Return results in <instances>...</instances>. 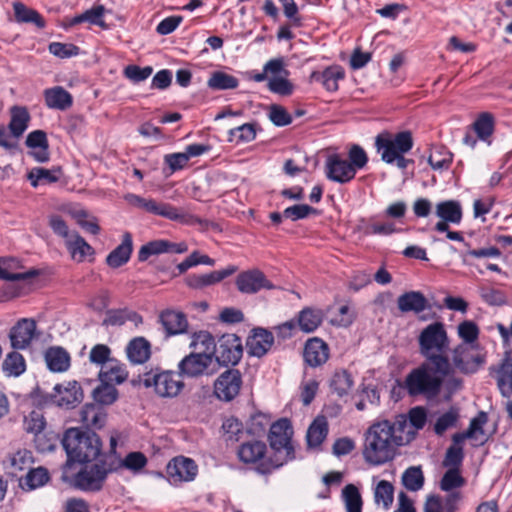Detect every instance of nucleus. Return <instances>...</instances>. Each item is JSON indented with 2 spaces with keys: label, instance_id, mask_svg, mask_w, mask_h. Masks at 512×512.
<instances>
[{
  "label": "nucleus",
  "instance_id": "f257e3e1",
  "mask_svg": "<svg viewBox=\"0 0 512 512\" xmlns=\"http://www.w3.org/2000/svg\"><path fill=\"white\" fill-rule=\"evenodd\" d=\"M405 416H399L395 422L380 421L367 430L363 447V457L371 465H381L395 456L396 449L410 442L414 432L408 430Z\"/></svg>",
  "mask_w": 512,
  "mask_h": 512
},
{
  "label": "nucleus",
  "instance_id": "f03ea898",
  "mask_svg": "<svg viewBox=\"0 0 512 512\" xmlns=\"http://www.w3.org/2000/svg\"><path fill=\"white\" fill-rule=\"evenodd\" d=\"M455 393L462 387V379L454 374L453 365H444L424 361L413 368L405 377L403 388L411 397L436 398L442 388Z\"/></svg>",
  "mask_w": 512,
  "mask_h": 512
},
{
  "label": "nucleus",
  "instance_id": "7ed1b4c3",
  "mask_svg": "<svg viewBox=\"0 0 512 512\" xmlns=\"http://www.w3.org/2000/svg\"><path fill=\"white\" fill-rule=\"evenodd\" d=\"M114 472L109 460L93 464L66 461L62 467L61 480L71 487L89 492L102 489L109 473Z\"/></svg>",
  "mask_w": 512,
  "mask_h": 512
},
{
  "label": "nucleus",
  "instance_id": "20e7f679",
  "mask_svg": "<svg viewBox=\"0 0 512 512\" xmlns=\"http://www.w3.org/2000/svg\"><path fill=\"white\" fill-rule=\"evenodd\" d=\"M292 435L293 428L288 419H280L271 425L268 440L273 454L257 467L259 474L268 475L295 459Z\"/></svg>",
  "mask_w": 512,
  "mask_h": 512
},
{
  "label": "nucleus",
  "instance_id": "39448f33",
  "mask_svg": "<svg viewBox=\"0 0 512 512\" xmlns=\"http://www.w3.org/2000/svg\"><path fill=\"white\" fill-rule=\"evenodd\" d=\"M413 138L409 131H402L395 135L383 132L376 136L375 147L381 160L387 164H395L399 169L405 170L413 160L404 157V154L413 148Z\"/></svg>",
  "mask_w": 512,
  "mask_h": 512
},
{
  "label": "nucleus",
  "instance_id": "423d86ee",
  "mask_svg": "<svg viewBox=\"0 0 512 512\" xmlns=\"http://www.w3.org/2000/svg\"><path fill=\"white\" fill-rule=\"evenodd\" d=\"M67 461L80 464L95 459L101 451V441L94 432H82L79 428L68 429L62 439Z\"/></svg>",
  "mask_w": 512,
  "mask_h": 512
},
{
  "label": "nucleus",
  "instance_id": "0eeeda50",
  "mask_svg": "<svg viewBox=\"0 0 512 512\" xmlns=\"http://www.w3.org/2000/svg\"><path fill=\"white\" fill-rule=\"evenodd\" d=\"M420 354L426 361L444 365H452L447 351L449 340L443 323L435 322L425 327L419 335Z\"/></svg>",
  "mask_w": 512,
  "mask_h": 512
},
{
  "label": "nucleus",
  "instance_id": "6e6552de",
  "mask_svg": "<svg viewBox=\"0 0 512 512\" xmlns=\"http://www.w3.org/2000/svg\"><path fill=\"white\" fill-rule=\"evenodd\" d=\"M180 372L171 370L152 369L141 377L146 388H153L154 392L163 398H173L179 395L184 388Z\"/></svg>",
  "mask_w": 512,
  "mask_h": 512
},
{
  "label": "nucleus",
  "instance_id": "1a4fd4ad",
  "mask_svg": "<svg viewBox=\"0 0 512 512\" xmlns=\"http://www.w3.org/2000/svg\"><path fill=\"white\" fill-rule=\"evenodd\" d=\"M124 199L134 207L144 209L147 212L165 217L169 220L178 221L188 225L202 224L201 219L193 215L183 213L178 208L167 203H157L153 199H146L133 193L126 194Z\"/></svg>",
  "mask_w": 512,
  "mask_h": 512
},
{
  "label": "nucleus",
  "instance_id": "9d476101",
  "mask_svg": "<svg viewBox=\"0 0 512 512\" xmlns=\"http://www.w3.org/2000/svg\"><path fill=\"white\" fill-rule=\"evenodd\" d=\"M453 368L462 373L473 374L484 365L486 358L478 345L460 344L453 351Z\"/></svg>",
  "mask_w": 512,
  "mask_h": 512
},
{
  "label": "nucleus",
  "instance_id": "9b49d317",
  "mask_svg": "<svg viewBox=\"0 0 512 512\" xmlns=\"http://www.w3.org/2000/svg\"><path fill=\"white\" fill-rule=\"evenodd\" d=\"M242 384L240 371L228 369L222 372L214 381L213 393L220 401L230 402L239 395Z\"/></svg>",
  "mask_w": 512,
  "mask_h": 512
},
{
  "label": "nucleus",
  "instance_id": "f8f14e48",
  "mask_svg": "<svg viewBox=\"0 0 512 512\" xmlns=\"http://www.w3.org/2000/svg\"><path fill=\"white\" fill-rule=\"evenodd\" d=\"M243 347L241 339L235 334L222 335L217 343L214 353L219 364L236 365L242 358Z\"/></svg>",
  "mask_w": 512,
  "mask_h": 512
},
{
  "label": "nucleus",
  "instance_id": "ddd939ff",
  "mask_svg": "<svg viewBox=\"0 0 512 512\" xmlns=\"http://www.w3.org/2000/svg\"><path fill=\"white\" fill-rule=\"evenodd\" d=\"M167 479L172 485L193 481L198 474L196 462L185 456L171 459L166 466Z\"/></svg>",
  "mask_w": 512,
  "mask_h": 512
},
{
  "label": "nucleus",
  "instance_id": "4468645a",
  "mask_svg": "<svg viewBox=\"0 0 512 512\" xmlns=\"http://www.w3.org/2000/svg\"><path fill=\"white\" fill-rule=\"evenodd\" d=\"M50 402L61 408H74L83 399L81 386L76 381L56 384L49 395Z\"/></svg>",
  "mask_w": 512,
  "mask_h": 512
},
{
  "label": "nucleus",
  "instance_id": "2eb2a0df",
  "mask_svg": "<svg viewBox=\"0 0 512 512\" xmlns=\"http://www.w3.org/2000/svg\"><path fill=\"white\" fill-rule=\"evenodd\" d=\"M237 289L244 294H255L261 289H274V285L269 281L264 273L258 269H252L241 272L235 281Z\"/></svg>",
  "mask_w": 512,
  "mask_h": 512
},
{
  "label": "nucleus",
  "instance_id": "dca6fc26",
  "mask_svg": "<svg viewBox=\"0 0 512 512\" xmlns=\"http://www.w3.org/2000/svg\"><path fill=\"white\" fill-rule=\"evenodd\" d=\"M435 214L440 221L436 223L434 229L438 232L448 231V225H458L462 221V207L456 200H445L436 204Z\"/></svg>",
  "mask_w": 512,
  "mask_h": 512
},
{
  "label": "nucleus",
  "instance_id": "f3484780",
  "mask_svg": "<svg viewBox=\"0 0 512 512\" xmlns=\"http://www.w3.org/2000/svg\"><path fill=\"white\" fill-rule=\"evenodd\" d=\"M213 358L205 353L192 352L185 356L178 364L182 376L198 377L208 373Z\"/></svg>",
  "mask_w": 512,
  "mask_h": 512
},
{
  "label": "nucleus",
  "instance_id": "a211bd4d",
  "mask_svg": "<svg viewBox=\"0 0 512 512\" xmlns=\"http://www.w3.org/2000/svg\"><path fill=\"white\" fill-rule=\"evenodd\" d=\"M326 177L340 184L350 182L356 175V171L352 168L349 161L341 158L339 155L329 156L326 165Z\"/></svg>",
  "mask_w": 512,
  "mask_h": 512
},
{
  "label": "nucleus",
  "instance_id": "6ab92c4d",
  "mask_svg": "<svg viewBox=\"0 0 512 512\" xmlns=\"http://www.w3.org/2000/svg\"><path fill=\"white\" fill-rule=\"evenodd\" d=\"M490 374L496 379L497 387L503 397L512 394V356L506 352L501 362L489 368Z\"/></svg>",
  "mask_w": 512,
  "mask_h": 512
},
{
  "label": "nucleus",
  "instance_id": "aec40b11",
  "mask_svg": "<svg viewBox=\"0 0 512 512\" xmlns=\"http://www.w3.org/2000/svg\"><path fill=\"white\" fill-rule=\"evenodd\" d=\"M36 322L33 319L23 318L11 329L9 337L14 349H25L35 337Z\"/></svg>",
  "mask_w": 512,
  "mask_h": 512
},
{
  "label": "nucleus",
  "instance_id": "412c9836",
  "mask_svg": "<svg viewBox=\"0 0 512 512\" xmlns=\"http://www.w3.org/2000/svg\"><path fill=\"white\" fill-rule=\"evenodd\" d=\"M267 452L266 444L259 440H251L243 442L237 450L238 458L245 464H255L256 468L267 460L265 457Z\"/></svg>",
  "mask_w": 512,
  "mask_h": 512
},
{
  "label": "nucleus",
  "instance_id": "4be33fe9",
  "mask_svg": "<svg viewBox=\"0 0 512 512\" xmlns=\"http://www.w3.org/2000/svg\"><path fill=\"white\" fill-rule=\"evenodd\" d=\"M273 343L274 336L270 331L263 328H255L247 338V351L251 356L262 357L270 350Z\"/></svg>",
  "mask_w": 512,
  "mask_h": 512
},
{
  "label": "nucleus",
  "instance_id": "5701e85b",
  "mask_svg": "<svg viewBox=\"0 0 512 512\" xmlns=\"http://www.w3.org/2000/svg\"><path fill=\"white\" fill-rule=\"evenodd\" d=\"M25 144L28 148L32 149L30 155L40 163L47 162L50 158L49 143L47 135L43 130H34L30 132Z\"/></svg>",
  "mask_w": 512,
  "mask_h": 512
},
{
  "label": "nucleus",
  "instance_id": "b1692460",
  "mask_svg": "<svg viewBox=\"0 0 512 512\" xmlns=\"http://www.w3.org/2000/svg\"><path fill=\"white\" fill-rule=\"evenodd\" d=\"M236 270L235 266H228L223 270L212 271L207 274L190 275L186 278V283L191 288L203 289L221 282L223 279L234 274Z\"/></svg>",
  "mask_w": 512,
  "mask_h": 512
},
{
  "label": "nucleus",
  "instance_id": "393cba45",
  "mask_svg": "<svg viewBox=\"0 0 512 512\" xmlns=\"http://www.w3.org/2000/svg\"><path fill=\"white\" fill-rule=\"evenodd\" d=\"M329 358L328 345L319 338H312L306 342L304 360L311 367H318L326 363Z\"/></svg>",
  "mask_w": 512,
  "mask_h": 512
},
{
  "label": "nucleus",
  "instance_id": "a878e982",
  "mask_svg": "<svg viewBox=\"0 0 512 512\" xmlns=\"http://www.w3.org/2000/svg\"><path fill=\"white\" fill-rule=\"evenodd\" d=\"M33 462L30 450L19 449L8 457L5 467L10 475L21 477L22 472H28L32 468Z\"/></svg>",
  "mask_w": 512,
  "mask_h": 512
},
{
  "label": "nucleus",
  "instance_id": "bb28decb",
  "mask_svg": "<svg viewBox=\"0 0 512 512\" xmlns=\"http://www.w3.org/2000/svg\"><path fill=\"white\" fill-rule=\"evenodd\" d=\"M159 322L167 336L184 333L188 326L186 316L182 312L174 310L163 311L159 315Z\"/></svg>",
  "mask_w": 512,
  "mask_h": 512
},
{
  "label": "nucleus",
  "instance_id": "cd10ccee",
  "mask_svg": "<svg viewBox=\"0 0 512 512\" xmlns=\"http://www.w3.org/2000/svg\"><path fill=\"white\" fill-rule=\"evenodd\" d=\"M398 309L403 312L419 314L429 309L428 301L419 291H410L400 295L397 299Z\"/></svg>",
  "mask_w": 512,
  "mask_h": 512
},
{
  "label": "nucleus",
  "instance_id": "c85d7f7f",
  "mask_svg": "<svg viewBox=\"0 0 512 512\" xmlns=\"http://www.w3.org/2000/svg\"><path fill=\"white\" fill-rule=\"evenodd\" d=\"M133 250L132 236L126 232L123 234L122 242L114 250H112L107 258L106 263L111 268H118L126 264Z\"/></svg>",
  "mask_w": 512,
  "mask_h": 512
},
{
  "label": "nucleus",
  "instance_id": "c756f323",
  "mask_svg": "<svg viewBox=\"0 0 512 512\" xmlns=\"http://www.w3.org/2000/svg\"><path fill=\"white\" fill-rule=\"evenodd\" d=\"M344 78V71L340 66H329L324 71H313L310 81L320 82L327 91L338 90V81Z\"/></svg>",
  "mask_w": 512,
  "mask_h": 512
},
{
  "label": "nucleus",
  "instance_id": "7c9ffc66",
  "mask_svg": "<svg viewBox=\"0 0 512 512\" xmlns=\"http://www.w3.org/2000/svg\"><path fill=\"white\" fill-rule=\"evenodd\" d=\"M44 100L47 107L64 111L73 103L72 95L61 86L44 90Z\"/></svg>",
  "mask_w": 512,
  "mask_h": 512
},
{
  "label": "nucleus",
  "instance_id": "2f4dec72",
  "mask_svg": "<svg viewBox=\"0 0 512 512\" xmlns=\"http://www.w3.org/2000/svg\"><path fill=\"white\" fill-rule=\"evenodd\" d=\"M44 358L47 367L52 372H65L70 367V354L60 346L48 348L45 352Z\"/></svg>",
  "mask_w": 512,
  "mask_h": 512
},
{
  "label": "nucleus",
  "instance_id": "473e14b6",
  "mask_svg": "<svg viewBox=\"0 0 512 512\" xmlns=\"http://www.w3.org/2000/svg\"><path fill=\"white\" fill-rule=\"evenodd\" d=\"M65 246L71 254L72 259L77 262H83L87 257H91L94 254L92 246L77 232H73V235L65 241Z\"/></svg>",
  "mask_w": 512,
  "mask_h": 512
},
{
  "label": "nucleus",
  "instance_id": "72a5a7b5",
  "mask_svg": "<svg viewBox=\"0 0 512 512\" xmlns=\"http://www.w3.org/2000/svg\"><path fill=\"white\" fill-rule=\"evenodd\" d=\"M111 466H114V472L125 468L133 473H139L148 462L147 457L139 451L128 453L123 459L109 460Z\"/></svg>",
  "mask_w": 512,
  "mask_h": 512
},
{
  "label": "nucleus",
  "instance_id": "f704fd0d",
  "mask_svg": "<svg viewBox=\"0 0 512 512\" xmlns=\"http://www.w3.org/2000/svg\"><path fill=\"white\" fill-rule=\"evenodd\" d=\"M150 343L143 337H138L130 341L127 346V355L134 364H142L150 358Z\"/></svg>",
  "mask_w": 512,
  "mask_h": 512
},
{
  "label": "nucleus",
  "instance_id": "c9c22d12",
  "mask_svg": "<svg viewBox=\"0 0 512 512\" xmlns=\"http://www.w3.org/2000/svg\"><path fill=\"white\" fill-rule=\"evenodd\" d=\"M323 321V312L320 309L304 308L299 312L298 325L305 333L314 332Z\"/></svg>",
  "mask_w": 512,
  "mask_h": 512
},
{
  "label": "nucleus",
  "instance_id": "e433bc0d",
  "mask_svg": "<svg viewBox=\"0 0 512 512\" xmlns=\"http://www.w3.org/2000/svg\"><path fill=\"white\" fill-rule=\"evenodd\" d=\"M10 113L9 130L15 138H19L28 127L30 121L29 112L25 107L13 106Z\"/></svg>",
  "mask_w": 512,
  "mask_h": 512
},
{
  "label": "nucleus",
  "instance_id": "4c0bfd02",
  "mask_svg": "<svg viewBox=\"0 0 512 512\" xmlns=\"http://www.w3.org/2000/svg\"><path fill=\"white\" fill-rule=\"evenodd\" d=\"M354 385L352 375L347 370H337L332 375L329 386L333 393L339 397L347 395Z\"/></svg>",
  "mask_w": 512,
  "mask_h": 512
},
{
  "label": "nucleus",
  "instance_id": "58836bf2",
  "mask_svg": "<svg viewBox=\"0 0 512 512\" xmlns=\"http://www.w3.org/2000/svg\"><path fill=\"white\" fill-rule=\"evenodd\" d=\"M62 176L61 168L46 169L42 167L33 168L29 174L28 179L31 181L33 187L40 184H51L57 182Z\"/></svg>",
  "mask_w": 512,
  "mask_h": 512
},
{
  "label": "nucleus",
  "instance_id": "ea45409f",
  "mask_svg": "<svg viewBox=\"0 0 512 512\" xmlns=\"http://www.w3.org/2000/svg\"><path fill=\"white\" fill-rule=\"evenodd\" d=\"M105 418L106 414L94 404H86L80 412V421L89 429L103 427Z\"/></svg>",
  "mask_w": 512,
  "mask_h": 512
},
{
  "label": "nucleus",
  "instance_id": "a19ab883",
  "mask_svg": "<svg viewBox=\"0 0 512 512\" xmlns=\"http://www.w3.org/2000/svg\"><path fill=\"white\" fill-rule=\"evenodd\" d=\"M216 346L217 344L213 336L207 331L195 332L192 335L190 347L193 348L196 353H205L213 358Z\"/></svg>",
  "mask_w": 512,
  "mask_h": 512
},
{
  "label": "nucleus",
  "instance_id": "79ce46f5",
  "mask_svg": "<svg viewBox=\"0 0 512 512\" xmlns=\"http://www.w3.org/2000/svg\"><path fill=\"white\" fill-rule=\"evenodd\" d=\"M105 11L106 9L103 5H95L92 8L86 10L84 13L70 19L69 25L75 26L83 22H88L92 25H97L101 28H106V24L103 20Z\"/></svg>",
  "mask_w": 512,
  "mask_h": 512
},
{
  "label": "nucleus",
  "instance_id": "37998d69",
  "mask_svg": "<svg viewBox=\"0 0 512 512\" xmlns=\"http://www.w3.org/2000/svg\"><path fill=\"white\" fill-rule=\"evenodd\" d=\"M128 373L125 367L115 360L109 361L100 370L99 377L102 382L120 384L126 380Z\"/></svg>",
  "mask_w": 512,
  "mask_h": 512
},
{
  "label": "nucleus",
  "instance_id": "c03bdc74",
  "mask_svg": "<svg viewBox=\"0 0 512 512\" xmlns=\"http://www.w3.org/2000/svg\"><path fill=\"white\" fill-rule=\"evenodd\" d=\"M328 434V423L325 417H317L307 431V444L309 447H318Z\"/></svg>",
  "mask_w": 512,
  "mask_h": 512
},
{
  "label": "nucleus",
  "instance_id": "a18cd8bd",
  "mask_svg": "<svg viewBox=\"0 0 512 512\" xmlns=\"http://www.w3.org/2000/svg\"><path fill=\"white\" fill-rule=\"evenodd\" d=\"M495 120L488 112L481 113L473 123V130L477 137L487 143H491L490 137L494 132Z\"/></svg>",
  "mask_w": 512,
  "mask_h": 512
},
{
  "label": "nucleus",
  "instance_id": "49530a36",
  "mask_svg": "<svg viewBox=\"0 0 512 512\" xmlns=\"http://www.w3.org/2000/svg\"><path fill=\"white\" fill-rule=\"evenodd\" d=\"M403 486L411 492H417L424 486L425 478L420 466L407 468L401 477Z\"/></svg>",
  "mask_w": 512,
  "mask_h": 512
},
{
  "label": "nucleus",
  "instance_id": "de8ad7c7",
  "mask_svg": "<svg viewBox=\"0 0 512 512\" xmlns=\"http://www.w3.org/2000/svg\"><path fill=\"white\" fill-rule=\"evenodd\" d=\"M452 160L453 154L443 146L433 147L428 157V163L434 170L448 169Z\"/></svg>",
  "mask_w": 512,
  "mask_h": 512
},
{
  "label": "nucleus",
  "instance_id": "09e8293b",
  "mask_svg": "<svg viewBox=\"0 0 512 512\" xmlns=\"http://www.w3.org/2000/svg\"><path fill=\"white\" fill-rule=\"evenodd\" d=\"M15 18L21 23H34L37 27L43 28L45 21L42 16L34 9H30L23 3L17 2L14 4Z\"/></svg>",
  "mask_w": 512,
  "mask_h": 512
},
{
  "label": "nucleus",
  "instance_id": "8fccbe9b",
  "mask_svg": "<svg viewBox=\"0 0 512 512\" xmlns=\"http://www.w3.org/2000/svg\"><path fill=\"white\" fill-rule=\"evenodd\" d=\"M207 84L211 89L214 90H228L237 88L239 85V80L225 72L216 71L211 74Z\"/></svg>",
  "mask_w": 512,
  "mask_h": 512
},
{
  "label": "nucleus",
  "instance_id": "3c124183",
  "mask_svg": "<svg viewBox=\"0 0 512 512\" xmlns=\"http://www.w3.org/2000/svg\"><path fill=\"white\" fill-rule=\"evenodd\" d=\"M465 483L466 480L461 475L460 469L450 468L444 473L440 480L439 487L444 492H451L463 487Z\"/></svg>",
  "mask_w": 512,
  "mask_h": 512
},
{
  "label": "nucleus",
  "instance_id": "603ef678",
  "mask_svg": "<svg viewBox=\"0 0 512 512\" xmlns=\"http://www.w3.org/2000/svg\"><path fill=\"white\" fill-rule=\"evenodd\" d=\"M342 496L347 512H362V498L355 485H346L342 491Z\"/></svg>",
  "mask_w": 512,
  "mask_h": 512
},
{
  "label": "nucleus",
  "instance_id": "864d4df0",
  "mask_svg": "<svg viewBox=\"0 0 512 512\" xmlns=\"http://www.w3.org/2000/svg\"><path fill=\"white\" fill-rule=\"evenodd\" d=\"M229 142H236V143H247L251 142L256 137V129L255 125L252 123H245L243 125H240L236 128H232L228 132Z\"/></svg>",
  "mask_w": 512,
  "mask_h": 512
},
{
  "label": "nucleus",
  "instance_id": "5fc2aeb1",
  "mask_svg": "<svg viewBox=\"0 0 512 512\" xmlns=\"http://www.w3.org/2000/svg\"><path fill=\"white\" fill-rule=\"evenodd\" d=\"M374 498L377 504L381 503L383 508L388 510L391 507L394 499L393 485L386 480H381L375 488Z\"/></svg>",
  "mask_w": 512,
  "mask_h": 512
},
{
  "label": "nucleus",
  "instance_id": "6e6d98bb",
  "mask_svg": "<svg viewBox=\"0 0 512 512\" xmlns=\"http://www.w3.org/2000/svg\"><path fill=\"white\" fill-rule=\"evenodd\" d=\"M93 398L99 404L110 405L118 398V391L110 382H102L93 390Z\"/></svg>",
  "mask_w": 512,
  "mask_h": 512
},
{
  "label": "nucleus",
  "instance_id": "4d7b16f0",
  "mask_svg": "<svg viewBox=\"0 0 512 512\" xmlns=\"http://www.w3.org/2000/svg\"><path fill=\"white\" fill-rule=\"evenodd\" d=\"M161 253H169L168 240H154L143 245L139 250L138 259L140 261H146L150 256Z\"/></svg>",
  "mask_w": 512,
  "mask_h": 512
},
{
  "label": "nucleus",
  "instance_id": "13d9d810",
  "mask_svg": "<svg viewBox=\"0 0 512 512\" xmlns=\"http://www.w3.org/2000/svg\"><path fill=\"white\" fill-rule=\"evenodd\" d=\"M24 425L27 432L35 435L36 441L41 440V432L45 428L46 422L40 411H32L27 417H25Z\"/></svg>",
  "mask_w": 512,
  "mask_h": 512
},
{
  "label": "nucleus",
  "instance_id": "bf43d9fd",
  "mask_svg": "<svg viewBox=\"0 0 512 512\" xmlns=\"http://www.w3.org/2000/svg\"><path fill=\"white\" fill-rule=\"evenodd\" d=\"M3 370L9 375L19 376L25 371V361L18 352H11L3 361Z\"/></svg>",
  "mask_w": 512,
  "mask_h": 512
},
{
  "label": "nucleus",
  "instance_id": "052dcab7",
  "mask_svg": "<svg viewBox=\"0 0 512 512\" xmlns=\"http://www.w3.org/2000/svg\"><path fill=\"white\" fill-rule=\"evenodd\" d=\"M406 431L410 430L416 433L417 430L422 429L427 420L426 410L423 407L417 406L409 411Z\"/></svg>",
  "mask_w": 512,
  "mask_h": 512
},
{
  "label": "nucleus",
  "instance_id": "680f3d73",
  "mask_svg": "<svg viewBox=\"0 0 512 512\" xmlns=\"http://www.w3.org/2000/svg\"><path fill=\"white\" fill-rule=\"evenodd\" d=\"M49 52L59 58H70L79 54V47L72 43L52 42L48 46Z\"/></svg>",
  "mask_w": 512,
  "mask_h": 512
},
{
  "label": "nucleus",
  "instance_id": "e2e57ef3",
  "mask_svg": "<svg viewBox=\"0 0 512 512\" xmlns=\"http://www.w3.org/2000/svg\"><path fill=\"white\" fill-rule=\"evenodd\" d=\"M49 479L46 469L39 467L31 468L25 476V484L29 489H35L44 485Z\"/></svg>",
  "mask_w": 512,
  "mask_h": 512
},
{
  "label": "nucleus",
  "instance_id": "0e129e2a",
  "mask_svg": "<svg viewBox=\"0 0 512 512\" xmlns=\"http://www.w3.org/2000/svg\"><path fill=\"white\" fill-rule=\"evenodd\" d=\"M317 210L307 204H298L287 207L283 211V216L292 221H297L308 217L310 214H315Z\"/></svg>",
  "mask_w": 512,
  "mask_h": 512
},
{
  "label": "nucleus",
  "instance_id": "69168bd1",
  "mask_svg": "<svg viewBox=\"0 0 512 512\" xmlns=\"http://www.w3.org/2000/svg\"><path fill=\"white\" fill-rule=\"evenodd\" d=\"M268 89L281 96H289L293 93V84L283 77H272L268 81Z\"/></svg>",
  "mask_w": 512,
  "mask_h": 512
},
{
  "label": "nucleus",
  "instance_id": "338daca9",
  "mask_svg": "<svg viewBox=\"0 0 512 512\" xmlns=\"http://www.w3.org/2000/svg\"><path fill=\"white\" fill-rule=\"evenodd\" d=\"M479 330L477 325L472 321H464L458 326V335L464 341L463 344L474 345L478 338Z\"/></svg>",
  "mask_w": 512,
  "mask_h": 512
},
{
  "label": "nucleus",
  "instance_id": "774afa93",
  "mask_svg": "<svg viewBox=\"0 0 512 512\" xmlns=\"http://www.w3.org/2000/svg\"><path fill=\"white\" fill-rule=\"evenodd\" d=\"M458 412L454 409L449 410L448 412L441 415L434 426V430L436 434L442 435L447 429L453 427L458 420Z\"/></svg>",
  "mask_w": 512,
  "mask_h": 512
}]
</instances>
